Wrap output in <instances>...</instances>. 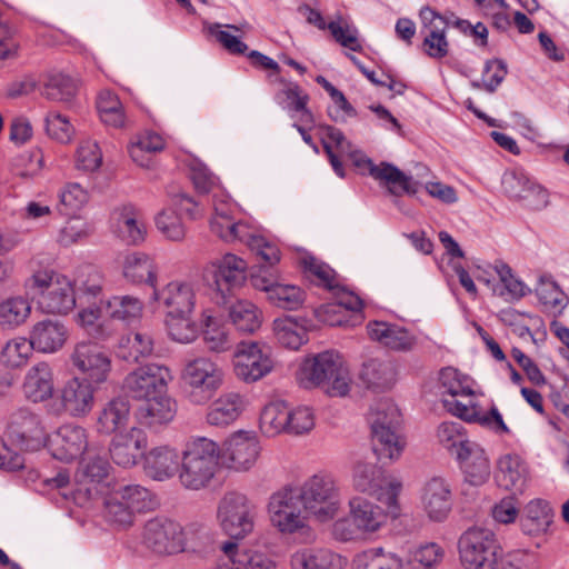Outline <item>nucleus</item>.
<instances>
[{
	"label": "nucleus",
	"mask_w": 569,
	"mask_h": 569,
	"mask_svg": "<svg viewBox=\"0 0 569 569\" xmlns=\"http://www.w3.org/2000/svg\"><path fill=\"white\" fill-rule=\"evenodd\" d=\"M260 453L259 441L253 432H233L224 442L223 458L228 468L247 471L254 466Z\"/></svg>",
	"instance_id": "412c9836"
},
{
	"label": "nucleus",
	"mask_w": 569,
	"mask_h": 569,
	"mask_svg": "<svg viewBox=\"0 0 569 569\" xmlns=\"http://www.w3.org/2000/svg\"><path fill=\"white\" fill-rule=\"evenodd\" d=\"M61 403L72 417L87 416L94 405V389L84 379L72 378L61 390Z\"/></svg>",
	"instance_id": "c85d7f7f"
},
{
	"label": "nucleus",
	"mask_w": 569,
	"mask_h": 569,
	"mask_svg": "<svg viewBox=\"0 0 569 569\" xmlns=\"http://www.w3.org/2000/svg\"><path fill=\"white\" fill-rule=\"evenodd\" d=\"M44 121L47 134L51 139L60 143H69L73 139L76 130L67 116L50 111Z\"/></svg>",
	"instance_id": "774afa93"
},
{
	"label": "nucleus",
	"mask_w": 569,
	"mask_h": 569,
	"mask_svg": "<svg viewBox=\"0 0 569 569\" xmlns=\"http://www.w3.org/2000/svg\"><path fill=\"white\" fill-rule=\"evenodd\" d=\"M247 27V23L241 26L213 23L209 26L208 30L229 53L243 54L248 50V46L237 33Z\"/></svg>",
	"instance_id": "864d4df0"
},
{
	"label": "nucleus",
	"mask_w": 569,
	"mask_h": 569,
	"mask_svg": "<svg viewBox=\"0 0 569 569\" xmlns=\"http://www.w3.org/2000/svg\"><path fill=\"white\" fill-rule=\"evenodd\" d=\"M22 390L24 397L34 402H43L50 399L54 391V375L48 362L41 361L26 372Z\"/></svg>",
	"instance_id": "7c9ffc66"
},
{
	"label": "nucleus",
	"mask_w": 569,
	"mask_h": 569,
	"mask_svg": "<svg viewBox=\"0 0 569 569\" xmlns=\"http://www.w3.org/2000/svg\"><path fill=\"white\" fill-rule=\"evenodd\" d=\"M268 508L271 522L279 531L310 537L305 509L295 488H283L274 492Z\"/></svg>",
	"instance_id": "1a4fd4ad"
},
{
	"label": "nucleus",
	"mask_w": 569,
	"mask_h": 569,
	"mask_svg": "<svg viewBox=\"0 0 569 569\" xmlns=\"http://www.w3.org/2000/svg\"><path fill=\"white\" fill-rule=\"evenodd\" d=\"M462 466L466 479L475 486L485 483L490 476L489 459L485 450L475 441L467 443L456 457Z\"/></svg>",
	"instance_id": "4c0bfd02"
},
{
	"label": "nucleus",
	"mask_w": 569,
	"mask_h": 569,
	"mask_svg": "<svg viewBox=\"0 0 569 569\" xmlns=\"http://www.w3.org/2000/svg\"><path fill=\"white\" fill-rule=\"evenodd\" d=\"M97 107L100 118L106 124L114 128L124 126L126 117L123 108L119 98L113 92L109 90L101 91L98 97Z\"/></svg>",
	"instance_id": "680f3d73"
},
{
	"label": "nucleus",
	"mask_w": 569,
	"mask_h": 569,
	"mask_svg": "<svg viewBox=\"0 0 569 569\" xmlns=\"http://www.w3.org/2000/svg\"><path fill=\"white\" fill-rule=\"evenodd\" d=\"M387 521V512L365 497L349 500V517L335 523L333 533L342 541L377 532Z\"/></svg>",
	"instance_id": "6e6552de"
},
{
	"label": "nucleus",
	"mask_w": 569,
	"mask_h": 569,
	"mask_svg": "<svg viewBox=\"0 0 569 569\" xmlns=\"http://www.w3.org/2000/svg\"><path fill=\"white\" fill-rule=\"evenodd\" d=\"M420 19L428 33L423 40L425 52L436 59H441L448 54L449 43L446 38V28L448 21L430 7H423L420 10Z\"/></svg>",
	"instance_id": "bb28decb"
},
{
	"label": "nucleus",
	"mask_w": 569,
	"mask_h": 569,
	"mask_svg": "<svg viewBox=\"0 0 569 569\" xmlns=\"http://www.w3.org/2000/svg\"><path fill=\"white\" fill-rule=\"evenodd\" d=\"M227 559L219 569H274L273 561L262 552L248 549L234 542L221 547Z\"/></svg>",
	"instance_id": "f704fd0d"
},
{
	"label": "nucleus",
	"mask_w": 569,
	"mask_h": 569,
	"mask_svg": "<svg viewBox=\"0 0 569 569\" xmlns=\"http://www.w3.org/2000/svg\"><path fill=\"white\" fill-rule=\"evenodd\" d=\"M316 318L331 327H348L355 326L356 321L360 320V315H349L345 311V308L339 303L328 302L315 310Z\"/></svg>",
	"instance_id": "69168bd1"
},
{
	"label": "nucleus",
	"mask_w": 569,
	"mask_h": 569,
	"mask_svg": "<svg viewBox=\"0 0 569 569\" xmlns=\"http://www.w3.org/2000/svg\"><path fill=\"white\" fill-rule=\"evenodd\" d=\"M403 560L396 552L385 548L365 551L357 560V569H402Z\"/></svg>",
	"instance_id": "5fc2aeb1"
},
{
	"label": "nucleus",
	"mask_w": 569,
	"mask_h": 569,
	"mask_svg": "<svg viewBox=\"0 0 569 569\" xmlns=\"http://www.w3.org/2000/svg\"><path fill=\"white\" fill-rule=\"evenodd\" d=\"M439 383L442 389V405L449 413L468 422H479L498 433L509 432L496 407H492L488 413L482 415L478 411L468 378L457 369L443 368L439 373Z\"/></svg>",
	"instance_id": "f257e3e1"
},
{
	"label": "nucleus",
	"mask_w": 569,
	"mask_h": 569,
	"mask_svg": "<svg viewBox=\"0 0 569 569\" xmlns=\"http://www.w3.org/2000/svg\"><path fill=\"white\" fill-rule=\"evenodd\" d=\"M47 445L54 459L66 462L73 461L89 449L86 429L76 425L61 426L47 439Z\"/></svg>",
	"instance_id": "4be33fe9"
},
{
	"label": "nucleus",
	"mask_w": 569,
	"mask_h": 569,
	"mask_svg": "<svg viewBox=\"0 0 569 569\" xmlns=\"http://www.w3.org/2000/svg\"><path fill=\"white\" fill-rule=\"evenodd\" d=\"M130 403L127 398L117 397L108 401L98 416L99 431L110 435L127 426Z\"/></svg>",
	"instance_id": "49530a36"
},
{
	"label": "nucleus",
	"mask_w": 569,
	"mask_h": 569,
	"mask_svg": "<svg viewBox=\"0 0 569 569\" xmlns=\"http://www.w3.org/2000/svg\"><path fill=\"white\" fill-rule=\"evenodd\" d=\"M301 499L305 512L320 521L332 519L340 508V491L332 476L317 473L295 488Z\"/></svg>",
	"instance_id": "423d86ee"
},
{
	"label": "nucleus",
	"mask_w": 569,
	"mask_h": 569,
	"mask_svg": "<svg viewBox=\"0 0 569 569\" xmlns=\"http://www.w3.org/2000/svg\"><path fill=\"white\" fill-rule=\"evenodd\" d=\"M292 569H341L343 558L322 548H302L291 556Z\"/></svg>",
	"instance_id": "ea45409f"
},
{
	"label": "nucleus",
	"mask_w": 569,
	"mask_h": 569,
	"mask_svg": "<svg viewBox=\"0 0 569 569\" xmlns=\"http://www.w3.org/2000/svg\"><path fill=\"white\" fill-rule=\"evenodd\" d=\"M552 521V511L548 502L541 499L531 500L523 509L520 523L523 533L540 536L546 533Z\"/></svg>",
	"instance_id": "a18cd8bd"
},
{
	"label": "nucleus",
	"mask_w": 569,
	"mask_h": 569,
	"mask_svg": "<svg viewBox=\"0 0 569 569\" xmlns=\"http://www.w3.org/2000/svg\"><path fill=\"white\" fill-rule=\"evenodd\" d=\"M250 282L254 289L266 292L267 300L278 308L297 310L305 302V291L298 286L280 282L274 269L260 267L251 273Z\"/></svg>",
	"instance_id": "f8f14e48"
},
{
	"label": "nucleus",
	"mask_w": 569,
	"mask_h": 569,
	"mask_svg": "<svg viewBox=\"0 0 569 569\" xmlns=\"http://www.w3.org/2000/svg\"><path fill=\"white\" fill-rule=\"evenodd\" d=\"M458 549L465 569H499L501 548L490 529L469 528L459 538Z\"/></svg>",
	"instance_id": "0eeeda50"
},
{
	"label": "nucleus",
	"mask_w": 569,
	"mask_h": 569,
	"mask_svg": "<svg viewBox=\"0 0 569 569\" xmlns=\"http://www.w3.org/2000/svg\"><path fill=\"white\" fill-rule=\"evenodd\" d=\"M203 341L208 350L223 352L231 348V340L226 329L211 315L202 313Z\"/></svg>",
	"instance_id": "13d9d810"
},
{
	"label": "nucleus",
	"mask_w": 569,
	"mask_h": 569,
	"mask_svg": "<svg viewBox=\"0 0 569 569\" xmlns=\"http://www.w3.org/2000/svg\"><path fill=\"white\" fill-rule=\"evenodd\" d=\"M372 450L381 461L390 462L399 459L406 441L398 433L400 412L390 400H380L370 410Z\"/></svg>",
	"instance_id": "20e7f679"
},
{
	"label": "nucleus",
	"mask_w": 569,
	"mask_h": 569,
	"mask_svg": "<svg viewBox=\"0 0 569 569\" xmlns=\"http://www.w3.org/2000/svg\"><path fill=\"white\" fill-rule=\"evenodd\" d=\"M367 331L372 340L397 351H409L416 345V338L407 329L382 321L367 325Z\"/></svg>",
	"instance_id": "e433bc0d"
},
{
	"label": "nucleus",
	"mask_w": 569,
	"mask_h": 569,
	"mask_svg": "<svg viewBox=\"0 0 569 569\" xmlns=\"http://www.w3.org/2000/svg\"><path fill=\"white\" fill-rule=\"evenodd\" d=\"M247 401L238 392H226L213 400L207 409L206 420L210 426L227 427L244 411Z\"/></svg>",
	"instance_id": "473e14b6"
},
{
	"label": "nucleus",
	"mask_w": 569,
	"mask_h": 569,
	"mask_svg": "<svg viewBox=\"0 0 569 569\" xmlns=\"http://www.w3.org/2000/svg\"><path fill=\"white\" fill-rule=\"evenodd\" d=\"M39 307L47 313H67L76 306L74 290L71 281L62 276L57 277L56 284L49 292L39 297Z\"/></svg>",
	"instance_id": "58836bf2"
},
{
	"label": "nucleus",
	"mask_w": 569,
	"mask_h": 569,
	"mask_svg": "<svg viewBox=\"0 0 569 569\" xmlns=\"http://www.w3.org/2000/svg\"><path fill=\"white\" fill-rule=\"evenodd\" d=\"M122 273L132 283L156 287V269L152 259L143 252H131L124 257Z\"/></svg>",
	"instance_id": "de8ad7c7"
},
{
	"label": "nucleus",
	"mask_w": 569,
	"mask_h": 569,
	"mask_svg": "<svg viewBox=\"0 0 569 569\" xmlns=\"http://www.w3.org/2000/svg\"><path fill=\"white\" fill-rule=\"evenodd\" d=\"M172 379L168 367L148 363L128 373L123 380V388L132 398L143 400L167 392Z\"/></svg>",
	"instance_id": "2eb2a0df"
},
{
	"label": "nucleus",
	"mask_w": 569,
	"mask_h": 569,
	"mask_svg": "<svg viewBox=\"0 0 569 569\" xmlns=\"http://www.w3.org/2000/svg\"><path fill=\"white\" fill-rule=\"evenodd\" d=\"M273 331L278 341L286 348L297 350L308 341L305 320L284 317L273 321Z\"/></svg>",
	"instance_id": "8fccbe9b"
},
{
	"label": "nucleus",
	"mask_w": 569,
	"mask_h": 569,
	"mask_svg": "<svg viewBox=\"0 0 569 569\" xmlns=\"http://www.w3.org/2000/svg\"><path fill=\"white\" fill-rule=\"evenodd\" d=\"M152 299L166 308V315L192 313L196 307L193 286L184 281H171L160 289L154 287Z\"/></svg>",
	"instance_id": "393cba45"
},
{
	"label": "nucleus",
	"mask_w": 569,
	"mask_h": 569,
	"mask_svg": "<svg viewBox=\"0 0 569 569\" xmlns=\"http://www.w3.org/2000/svg\"><path fill=\"white\" fill-rule=\"evenodd\" d=\"M103 317L104 310L100 301L99 306H89L80 310L77 315V323L92 338L104 341L113 336V330L108 323L98 322Z\"/></svg>",
	"instance_id": "3c124183"
},
{
	"label": "nucleus",
	"mask_w": 569,
	"mask_h": 569,
	"mask_svg": "<svg viewBox=\"0 0 569 569\" xmlns=\"http://www.w3.org/2000/svg\"><path fill=\"white\" fill-rule=\"evenodd\" d=\"M192 313L166 315L164 323L169 337L179 343H191L198 337V328Z\"/></svg>",
	"instance_id": "6e6d98bb"
},
{
	"label": "nucleus",
	"mask_w": 569,
	"mask_h": 569,
	"mask_svg": "<svg viewBox=\"0 0 569 569\" xmlns=\"http://www.w3.org/2000/svg\"><path fill=\"white\" fill-rule=\"evenodd\" d=\"M143 302L133 296H113L102 301L104 318L118 320L124 325H131L141 319L143 313Z\"/></svg>",
	"instance_id": "37998d69"
},
{
	"label": "nucleus",
	"mask_w": 569,
	"mask_h": 569,
	"mask_svg": "<svg viewBox=\"0 0 569 569\" xmlns=\"http://www.w3.org/2000/svg\"><path fill=\"white\" fill-rule=\"evenodd\" d=\"M179 480L187 489L199 490L213 478L219 457L218 445L208 438L188 441L181 451Z\"/></svg>",
	"instance_id": "7ed1b4c3"
},
{
	"label": "nucleus",
	"mask_w": 569,
	"mask_h": 569,
	"mask_svg": "<svg viewBox=\"0 0 569 569\" xmlns=\"http://www.w3.org/2000/svg\"><path fill=\"white\" fill-rule=\"evenodd\" d=\"M501 184L509 198L523 201V204L530 209L540 210L548 204L547 191L523 174L515 171L506 172Z\"/></svg>",
	"instance_id": "b1692460"
},
{
	"label": "nucleus",
	"mask_w": 569,
	"mask_h": 569,
	"mask_svg": "<svg viewBox=\"0 0 569 569\" xmlns=\"http://www.w3.org/2000/svg\"><path fill=\"white\" fill-rule=\"evenodd\" d=\"M89 196L79 183L71 182L64 186L59 193V212L64 216H73L88 202Z\"/></svg>",
	"instance_id": "e2e57ef3"
},
{
	"label": "nucleus",
	"mask_w": 569,
	"mask_h": 569,
	"mask_svg": "<svg viewBox=\"0 0 569 569\" xmlns=\"http://www.w3.org/2000/svg\"><path fill=\"white\" fill-rule=\"evenodd\" d=\"M246 270L247 262L232 253H226L210 262L206 272L207 277L211 276V286L220 295V299L217 300L218 303H226L231 290L243 282Z\"/></svg>",
	"instance_id": "f3484780"
},
{
	"label": "nucleus",
	"mask_w": 569,
	"mask_h": 569,
	"mask_svg": "<svg viewBox=\"0 0 569 569\" xmlns=\"http://www.w3.org/2000/svg\"><path fill=\"white\" fill-rule=\"evenodd\" d=\"M222 368L208 357L188 360L181 371L187 399L194 405L208 402L223 383Z\"/></svg>",
	"instance_id": "39448f33"
},
{
	"label": "nucleus",
	"mask_w": 569,
	"mask_h": 569,
	"mask_svg": "<svg viewBox=\"0 0 569 569\" xmlns=\"http://www.w3.org/2000/svg\"><path fill=\"white\" fill-rule=\"evenodd\" d=\"M104 516L107 520L119 527L132 525L134 513L123 500L117 490L112 492L104 501Z\"/></svg>",
	"instance_id": "338daca9"
},
{
	"label": "nucleus",
	"mask_w": 569,
	"mask_h": 569,
	"mask_svg": "<svg viewBox=\"0 0 569 569\" xmlns=\"http://www.w3.org/2000/svg\"><path fill=\"white\" fill-rule=\"evenodd\" d=\"M33 350L30 337H14L3 346L1 359L8 367L18 368L27 363Z\"/></svg>",
	"instance_id": "052dcab7"
},
{
	"label": "nucleus",
	"mask_w": 569,
	"mask_h": 569,
	"mask_svg": "<svg viewBox=\"0 0 569 569\" xmlns=\"http://www.w3.org/2000/svg\"><path fill=\"white\" fill-rule=\"evenodd\" d=\"M4 435L9 441L26 451H37L47 445L48 435L41 417L27 407L11 412Z\"/></svg>",
	"instance_id": "9b49d317"
},
{
	"label": "nucleus",
	"mask_w": 569,
	"mask_h": 569,
	"mask_svg": "<svg viewBox=\"0 0 569 569\" xmlns=\"http://www.w3.org/2000/svg\"><path fill=\"white\" fill-rule=\"evenodd\" d=\"M288 406L277 401L267 405L261 413L259 427L267 437H274L281 432L287 433Z\"/></svg>",
	"instance_id": "603ef678"
},
{
	"label": "nucleus",
	"mask_w": 569,
	"mask_h": 569,
	"mask_svg": "<svg viewBox=\"0 0 569 569\" xmlns=\"http://www.w3.org/2000/svg\"><path fill=\"white\" fill-rule=\"evenodd\" d=\"M154 350L153 336L144 330L128 333L118 342V357L124 361L138 362L152 356Z\"/></svg>",
	"instance_id": "c03bdc74"
},
{
	"label": "nucleus",
	"mask_w": 569,
	"mask_h": 569,
	"mask_svg": "<svg viewBox=\"0 0 569 569\" xmlns=\"http://www.w3.org/2000/svg\"><path fill=\"white\" fill-rule=\"evenodd\" d=\"M112 231L128 243L143 241L146 228L139 211L132 204L113 209L110 217Z\"/></svg>",
	"instance_id": "2f4dec72"
},
{
	"label": "nucleus",
	"mask_w": 569,
	"mask_h": 569,
	"mask_svg": "<svg viewBox=\"0 0 569 569\" xmlns=\"http://www.w3.org/2000/svg\"><path fill=\"white\" fill-rule=\"evenodd\" d=\"M360 378L368 388L386 391L396 383L397 369L390 360L370 359L363 363Z\"/></svg>",
	"instance_id": "79ce46f5"
},
{
	"label": "nucleus",
	"mask_w": 569,
	"mask_h": 569,
	"mask_svg": "<svg viewBox=\"0 0 569 569\" xmlns=\"http://www.w3.org/2000/svg\"><path fill=\"white\" fill-rule=\"evenodd\" d=\"M355 164L368 169L369 174L385 183L389 192L396 197L405 193L415 194L422 184L420 181L415 180L412 176H407L396 166L388 162L375 164L371 159L360 156L355 160Z\"/></svg>",
	"instance_id": "aec40b11"
},
{
	"label": "nucleus",
	"mask_w": 569,
	"mask_h": 569,
	"mask_svg": "<svg viewBox=\"0 0 569 569\" xmlns=\"http://www.w3.org/2000/svg\"><path fill=\"white\" fill-rule=\"evenodd\" d=\"M236 376L244 382H254L273 368L270 348L257 341H241L233 353Z\"/></svg>",
	"instance_id": "ddd939ff"
},
{
	"label": "nucleus",
	"mask_w": 569,
	"mask_h": 569,
	"mask_svg": "<svg viewBox=\"0 0 569 569\" xmlns=\"http://www.w3.org/2000/svg\"><path fill=\"white\" fill-rule=\"evenodd\" d=\"M133 412L138 425L146 428H160L173 420L177 402L168 392L140 400Z\"/></svg>",
	"instance_id": "5701e85b"
},
{
	"label": "nucleus",
	"mask_w": 569,
	"mask_h": 569,
	"mask_svg": "<svg viewBox=\"0 0 569 569\" xmlns=\"http://www.w3.org/2000/svg\"><path fill=\"white\" fill-rule=\"evenodd\" d=\"M147 436L140 428L132 427L124 433L117 435L110 445L109 451L112 461L123 468L134 466L139 458L144 456Z\"/></svg>",
	"instance_id": "a878e982"
},
{
	"label": "nucleus",
	"mask_w": 569,
	"mask_h": 569,
	"mask_svg": "<svg viewBox=\"0 0 569 569\" xmlns=\"http://www.w3.org/2000/svg\"><path fill=\"white\" fill-rule=\"evenodd\" d=\"M213 213L210 219V230L226 242L240 241L248 238L250 227L236 220V207L223 192L212 194Z\"/></svg>",
	"instance_id": "dca6fc26"
},
{
	"label": "nucleus",
	"mask_w": 569,
	"mask_h": 569,
	"mask_svg": "<svg viewBox=\"0 0 569 569\" xmlns=\"http://www.w3.org/2000/svg\"><path fill=\"white\" fill-rule=\"evenodd\" d=\"M298 385L305 389L320 388L330 397H345L351 387L349 368L335 351L305 358L296 371Z\"/></svg>",
	"instance_id": "f03ea898"
},
{
	"label": "nucleus",
	"mask_w": 569,
	"mask_h": 569,
	"mask_svg": "<svg viewBox=\"0 0 569 569\" xmlns=\"http://www.w3.org/2000/svg\"><path fill=\"white\" fill-rule=\"evenodd\" d=\"M31 312L30 303L21 297H12L0 302V326L16 328L22 325Z\"/></svg>",
	"instance_id": "bf43d9fd"
},
{
	"label": "nucleus",
	"mask_w": 569,
	"mask_h": 569,
	"mask_svg": "<svg viewBox=\"0 0 569 569\" xmlns=\"http://www.w3.org/2000/svg\"><path fill=\"white\" fill-rule=\"evenodd\" d=\"M228 318L239 332L253 333L261 327L262 311L248 300H238L230 305Z\"/></svg>",
	"instance_id": "09e8293b"
},
{
	"label": "nucleus",
	"mask_w": 569,
	"mask_h": 569,
	"mask_svg": "<svg viewBox=\"0 0 569 569\" xmlns=\"http://www.w3.org/2000/svg\"><path fill=\"white\" fill-rule=\"evenodd\" d=\"M180 453L168 445L152 448L143 456L146 473L158 481L172 478L179 472Z\"/></svg>",
	"instance_id": "cd10ccee"
},
{
	"label": "nucleus",
	"mask_w": 569,
	"mask_h": 569,
	"mask_svg": "<svg viewBox=\"0 0 569 569\" xmlns=\"http://www.w3.org/2000/svg\"><path fill=\"white\" fill-rule=\"evenodd\" d=\"M497 482L506 490L522 492L528 480V468L520 457L505 455L498 461Z\"/></svg>",
	"instance_id": "a19ab883"
},
{
	"label": "nucleus",
	"mask_w": 569,
	"mask_h": 569,
	"mask_svg": "<svg viewBox=\"0 0 569 569\" xmlns=\"http://www.w3.org/2000/svg\"><path fill=\"white\" fill-rule=\"evenodd\" d=\"M352 487L356 491L376 497L380 501L386 489L382 468L372 462L358 460L352 469Z\"/></svg>",
	"instance_id": "c9c22d12"
},
{
	"label": "nucleus",
	"mask_w": 569,
	"mask_h": 569,
	"mask_svg": "<svg viewBox=\"0 0 569 569\" xmlns=\"http://www.w3.org/2000/svg\"><path fill=\"white\" fill-rule=\"evenodd\" d=\"M29 337L37 351L53 353L64 346L68 330L58 320L44 319L32 326Z\"/></svg>",
	"instance_id": "72a5a7b5"
},
{
	"label": "nucleus",
	"mask_w": 569,
	"mask_h": 569,
	"mask_svg": "<svg viewBox=\"0 0 569 569\" xmlns=\"http://www.w3.org/2000/svg\"><path fill=\"white\" fill-rule=\"evenodd\" d=\"M495 270L502 286L501 288L495 289L500 297H503L506 300H518L526 296V286L513 276L508 264L498 262L495 266Z\"/></svg>",
	"instance_id": "0e129e2a"
},
{
	"label": "nucleus",
	"mask_w": 569,
	"mask_h": 569,
	"mask_svg": "<svg viewBox=\"0 0 569 569\" xmlns=\"http://www.w3.org/2000/svg\"><path fill=\"white\" fill-rule=\"evenodd\" d=\"M217 518L226 535L243 539L253 529L256 507L243 493L230 491L221 498Z\"/></svg>",
	"instance_id": "9d476101"
},
{
	"label": "nucleus",
	"mask_w": 569,
	"mask_h": 569,
	"mask_svg": "<svg viewBox=\"0 0 569 569\" xmlns=\"http://www.w3.org/2000/svg\"><path fill=\"white\" fill-rule=\"evenodd\" d=\"M181 537L182 527L171 519L157 517L144 526V543L159 555L181 552L183 546Z\"/></svg>",
	"instance_id": "6ab92c4d"
},
{
	"label": "nucleus",
	"mask_w": 569,
	"mask_h": 569,
	"mask_svg": "<svg viewBox=\"0 0 569 569\" xmlns=\"http://www.w3.org/2000/svg\"><path fill=\"white\" fill-rule=\"evenodd\" d=\"M109 468V462L102 456L91 448L87 450L74 475L73 500L76 503L82 506L100 495V485L108 476Z\"/></svg>",
	"instance_id": "4468645a"
},
{
	"label": "nucleus",
	"mask_w": 569,
	"mask_h": 569,
	"mask_svg": "<svg viewBox=\"0 0 569 569\" xmlns=\"http://www.w3.org/2000/svg\"><path fill=\"white\" fill-rule=\"evenodd\" d=\"M76 92L77 83L71 77L64 73H52L48 76L41 93L51 101L69 102Z\"/></svg>",
	"instance_id": "4d7b16f0"
},
{
	"label": "nucleus",
	"mask_w": 569,
	"mask_h": 569,
	"mask_svg": "<svg viewBox=\"0 0 569 569\" xmlns=\"http://www.w3.org/2000/svg\"><path fill=\"white\" fill-rule=\"evenodd\" d=\"M422 508L435 521L447 518L451 510V489L445 479L435 477L426 482L421 495Z\"/></svg>",
	"instance_id": "c756f323"
},
{
	"label": "nucleus",
	"mask_w": 569,
	"mask_h": 569,
	"mask_svg": "<svg viewBox=\"0 0 569 569\" xmlns=\"http://www.w3.org/2000/svg\"><path fill=\"white\" fill-rule=\"evenodd\" d=\"M72 365L90 383L107 381L111 368V357L99 346L91 342H79L71 355Z\"/></svg>",
	"instance_id": "a211bd4d"
}]
</instances>
